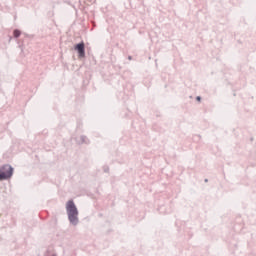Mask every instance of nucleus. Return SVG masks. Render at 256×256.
Returning a JSON list of instances; mask_svg holds the SVG:
<instances>
[{
  "instance_id": "1",
  "label": "nucleus",
  "mask_w": 256,
  "mask_h": 256,
  "mask_svg": "<svg viewBox=\"0 0 256 256\" xmlns=\"http://www.w3.org/2000/svg\"><path fill=\"white\" fill-rule=\"evenodd\" d=\"M66 211L68 213V219L72 225H77L79 223V211H77V206H75V202L70 200L66 204Z\"/></svg>"
},
{
  "instance_id": "6",
  "label": "nucleus",
  "mask_w": 256,
  "mask_h": 256,
  "mask_svg": "<svg viewBox=\"0 0 256 256\" xmlns=\"http://www.w3.org/2000/svg\"><path fill=\"white\" fill-rule=\"evenodd\" d=\"M196 99H197V101H201V97H199V96Z\"/></svg>"
},
{
  "instance_id": "3",
  "label": "nucleus",
  "mask_w": 256,
  "mask_h": 256,
  "mask_svg": "<svg viewBox=\"0 0 256 256\" xmlns=\"http://www.w3.org/2000/svg\"><path fill=\"white\" fill-rule=\"evenodd\" d=\"M76 51H78L79 57H85V43H80L75 46Z\"/></svg>"
},
{
  "instance_id": "4",
  "label": "nucleus",
  "mask_w": 256,
  "mask_h": 256,
  "mask_svg": "<svg viewBox=\"0 0 256 256\" xmlns=\"http://www.w3.org/2000/svg\"><path fill=\"white\" fill-rule=\"evenodd\" d=\"M21 35V31L14 30V37H19Z\"/></svg>"
},
{
  "instance_id": "2",
  "label": "nucleus",
  "mask_w": 256,
  "mask_h": 256,
  "mask_svg": "<svg viewBox=\"0 0 256 256\" xmlns=\"http://www.w3.org/2000/svg\"><path fill=\"white\" fill-rule=\"evenodd\" d=\"M6 175L5 179H9L13 175V168L10 165H5L0 169V175Z\"/></svg>"
},
{
  "instance_id": "5",
  "label": "nucleus",
  "mask_w": 256,
  "mask_h": 256,
  "mask_svg": "<svg viewBox=\"0 0 256 256\" xmlns=\"http://www.w3.org/2000/svg\"><path fill=\"white\" fill-rule=\"evenodd\" d=\"M5 177H6V175L5 174H0V181H3V180H5Z\"/></svg>"
}]
</instances>
